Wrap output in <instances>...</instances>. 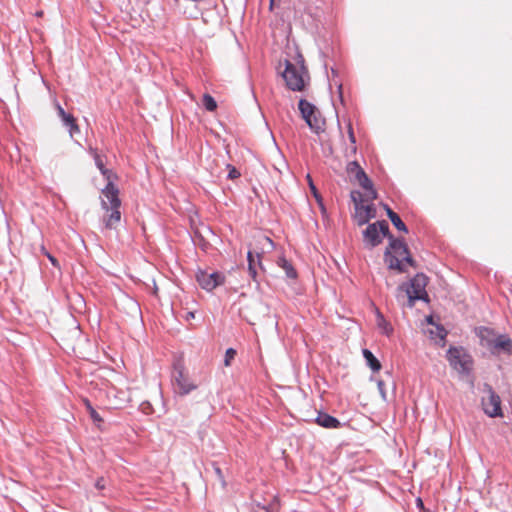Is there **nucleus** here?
I'll use <instances>...</instances> for the list:
<instances>
[{
    "label": "nucleus",
    "instance_id": "obj_7",
    "mask_svg": "<svg viewBox=\"0 0 512 512\" xmlns=\"http://www.w3.org/2000/svg\"><path fill=\"white\" fill-rule=\"evenodd\" d=\"M391 235L389 225L385 220L368 224L363 231V242L365 247L372 249L382 242L383 237L389 238Z\"/></svg>",
    "mask_w": 512,
    "mask_h": 512
},
{
    "label": "nucleus",
    "instance_id": "obj_41",
    "mask_svg": "<svg viewBox=\"0 0 512 512\" xmlns=\"http://www.w3.org/2000/svg\"><path fill=\"white\" fill-rule=\"evenodd\" d=\"M35 15H36L37 17H42V15H43V11H38V12H36V14H35Z\"/></svg>",
    "mask_w": 512,
    "mask_h": 512
},
{
    "label": "nucleus",
    "instance_id": "obj_21",
    "mask_svg": "<svg viewBox=\"0 0 512 512\" xmlns=\"http://www.w3.org/2000/svg\"><path fill=\"white\" fill-rule=\"evenodd\" d=\"M277 264L285 271L288 278L295 279L297 277V272L293 265L284 256L278 258Z\"/></svg>",
    "mask_w": 512,
    "mask_h": 512
},
{
    "label": "nucleus",
    "instance_id": "obj_5",
    "mask_svg": "<svg viewBox=\"0 0 512 512\" xmlns=\"http://www.w3.org/2000/svg\"><path fill=\"white\" fill-rule=\"evenodd\" d=\"M350 197L355 208L354 220L358 226H363L376 217L375 206L373 204H365L370 200H367V197L362 192L358 190L351 191Z\"/></svg>",
    "mask_w": 512,
    "mask_h": 512
},
{
    "label": "nucleus",
    "instance_id": "obj_28",
    "mask_svg": "<svg viewBox=\"0 0 512 512\" xmlns=\"http://www.w3.org/2000/svg\"><path fill=\"white\" fill-rule=\"evenodd\" d=\"M86 406H87V409L89 411V415L91 417V419L95 422V423H100L103 421V419L101 418V416L99 415V413L91 406V404L87 401L86 403Z\"/></svg>",
    "mask_w": 512,
    "mask_h": 512
},
{
    "label": "nucleus",
    "instance_id": "obj_22",
    "mask_svg": "<svg viewBox=\"0 0 512 512\" xmlns=\"http://www.w3.org/2000/svg\"><path fill=\"white\" fill-rule=\"evenodd\" d=\"M431 338L436 341L441 346L445 345V338L447 336V331L444 327L436 325V331H430Z\"/></svg>",
    "mask_w": 512,
    "mask_h": 512
},
{
    "label": "nucleus",
    "instance_id": "obj_18",
    "mask_svg": "<svg viewBox=\"0 0 512 512\" xmlns=\"http://www.w3.org/2000/svg\"><path fill=\"white\" fill-rule=\"evenodd\" d=\"M305 122L310 127V129L317 134L324 131L325 120L321 117L320 112L318 110L317 113L312 115V117L307 119Z\"/></svg>",
    "mask_w": 512,
    "mask_h": 512
},
{
    "label": "nucleus",
    "instance_id": "obj_37",
    "mask_svg": "<svg viewBox=\"0 0 512 512\" xmlns=\"http://www.w3.org/2000/svg\"><path fill=\"white\" fill-rule=\"evenodd\" d=\"M348 134H349L350 142L354 145L356 143V138H355V135H354L351 125H349V127H348Z\"/></svg>",
    "mask_w": 512,
    "mask_h": 512
},
{
    "label": "nucleus",
    "instance_id": "obj_17",
    "mask_svg": "<svg viewBox=\"0 0 512 512\" xmlns=\"http://www.w3.org/2000/svg\"><path fill=\"white\" fill-rule=\"evenodd\" d=\"M383 207L387 213V216L391 220L392 224L399 230L404 233H408V228L405 223L401 220L399 215L395 213L387 204H383Z\"/></svg>",
    "mask_w": 512,
    "mask_h": 512
},
{
    "label": "nucleus",
    "instance_id": "obj_36",
    "mask_svg": "<svg viewBox=\"0 0 512 512\" xmlns=\"http://www.w3.org/2000/svg\"><path fill=\"white\" fill-rule=\"evenodd\" d=\"M95 487L98 489V490H103L105 488V481H104V478H99L97 479L96 483H95Z\"/></svg>",
    "mask_w": 512,
    "mask_h": 512
},
{
    "label": "nucleus",
    "instance_id": "obj_40",
    "mask_svg": "<svg viewBox=\"0 0 512 512\" xmlns=\"http://www.w3.org/2000/svg\"><path fill=\"white\" fill-rule=\"evenodd\" d=\"M310 187H311V190L313 191L314 195L317 197V194H316V188H315V186L312 184V182H310Z\"/></svg>",
    "mask_w": 512,
    "mask_h": 512
},
{
    "label": "nucleus",
    "instance_id": "obj_44",
    "mask_svg": "<svg viewBox=\"0 0 512 512\" xmlns=\"http://www.w3.org/2000/svg\"><path fill=\"white\" fill-rule=\"evenodd\" d=\"M352 152L355 153L356 152V146H353L352 147Z\"/></svg>",
    "mask_w": 512,
    "mask_h": 512
},
{
    "label": "nucleus",
    "instance_id": "obj_46",
    "mask_svg": "<svg viewBox=\"0 0 512 512\" xmlns=\"http://www.w3.org/2000/svg\"><path fill=\"white\" fill-rule=\"evenodd\" d=\"M189 317H194V314L192 312H190Z\"/></svg>",
    "mask_w": 512,
    "mask_h": 512
},
{
    "label": "nucleus",
    "instance_id": "obj_43",
    "mask_svg": "<svg viewBox=\"0 0 512 512\" xmlns=\"http://www.w3.org/2000/svg\"><path fill=\"white\" fill-rule=\"evenodd\" d=\"M428 322H429L430 324H433L432 317H429V318H428Z\"/></svg>",
    "mask_w": 512,
    "mask_h": 512
},
{
    "label": "nucleus",
    "instance_id": "obj_6",
    "mask_svg": "<svg viewBox=\"0 0 512 512\" xmlns=\"http://www.w3.org/2000/svg\"><path fill=\"white\" fill-rule=\"evenodd\" d=\"M172 384L175 393L180 396L188 395L198 387V385L186 372L185 367L181 361H176L173 364Z\"/></svg>",
    "mask_w": 512,
    "mask_h": 512
},
{
    "label": "nucleus",
    "instance_id": "obj_32",
    "mask_svg": "<svg viewBox=\"0 0 512 512\" xmlns=\"http://www.w3.org/2000/svg\"><path fill=\"white\" fill-rule=\"evenodd\" d=\"M63 125L68 128L70 125L76 122L75 117L72 114H68L64 119L61 120Z\"/></svg>",
    "mask_w": 512,
    "mask_h": 512
},
{
    "label": "nucleus",
    "instance_id": "obj_30",
    "mask_svg": "<svg viewBox=\"0 0 512 512\" xmlns=\"http://www.w3.org/2000/svg\"><path fill=\"white\" fill-rule=\"evenodd\" d=\"M41 252L43 253V255H45L49 261L51 262V264L54 266V267H59V262L58 260L53 256L51 255L46 249L44 246L41 247Z\"/></svg>",
    "mask_w": 512,
    "mask_h": 512
},
{
    "label": "nucleus",
    "instance_id": "obj_16",
    "mask_svg": "<svg viewBox=\"0 0 512 512\" xmlns=\"http://www.w3.org/2000/svg\"><path fill=\"white\" fill-rule=\"evenodd\" d=\"M256 493L252 495V503L253 506L264 510L265 512H278L279 511V503L278 499L275 495L272 496V499L269 503H262L258 501L256 498Z\"/></svg>",
    "mask_w": 512,
    "mask_h": 512
},
{
    "label": "nucleus",
    "instance_id": "obj_1",
    "mask_svg": "<svg viewBox=\"0 0 512 512\" xmlns=\"http://www.w3.org/2000/svg\"><path fill=\"white\" fill-rule=\"evenodd\" d=\"M286 86L292 91H303L309 80L307 68L301 55L296 63L285 60V70L282 73Z\"/></svg>",
    "mask_w": 512,
    "mask_h": 512
},
{
    "label": "nucleus",
    "instance_id": "obj_39",
    "mask_svg": "<svg viewBox=\"0 0 512 512\" xmlns=\"http://www.w3.org/2000/svg\"><path fill=\"white\" fill-rule=\"evenodd\" d=\"M416 504H417V507L420 509H422L424 507V504H423V501L421 498L416 499Z\"/></svg>",
    "mask_w": 512,
    "mask_h": 512
},
{
    "label": "nucleus",
    "instance_id": "obj_19",
    "mask_svg": "<svg viewBox=\"0 0 512 512\" xmlns=\"http://www.w3.org/2000/svg\"><path fill=\"white\" fill-rule=\"evenodd\" d=\"M298 108L300 110V113H301V116L302 118L306 121L307 119H309L310 117H312V115H314L315 113H317V108L315 105H313L312 103L308 102L307 100L305 99H301L299 101V104H298Z\"/></svg>",
    "mask_w": 512,
    "mask_h": 512
},
{
    "label": "nucleus",
    "instance_id": "obj_15",
    "mask_svg": "<svg viewBox=\"0 0 512 512\" xmlns=\"http://www.w3.org/2000/svg\"><path fill=\"white\" fill-rule=\"evenodd\" d=\"M316 423L324 428H328V429H332V428H339L341 427V423L340 421L327 414V413H323V412H320L316 418Z\"/></svg>",
    "mask_w": 512,
    "mask_h": 512
},
{
    "label": "nucleus",
    "instance_id": "obj_25",
    "mask_svg": "<svg viewBox=\"0 0 512 512\" xmlns=\"http://www.w3.org/2000/svg\"><path fill=\"white\" fill-rule=\"evenodd\" d=\"M378 327L382 330V333L387 336H390L393 332L392 326L384 319L381 314L378 315Z\"/></svg>",
    "mask_w": 512,
    "mask_h": 512
},
{
    "label": "nucleus",
    "instance_id": "obj_14",
    "mask_svg": "<svg viewBox=\"0 0 512 512\" xmlns=\"http://www.w3.org/2000/svg\"><path fill=\"white\" fill-rule=\"evenodd\" d=\"M247 261H248V273L254 281H257V274H258L257 268L258 267L262 268V264L260 261V254L257 253L256 255H254L251 251H248Z\"/></svg>",
    "mask_w": 512,
    "mask_h": 512
},
{
    "label": "nucleus",
    "instance_id": "obj_13",
    "mask_svg": "<svg viewBox=\"0 0 512 512\" xmlns=\"http://www.w3.org/2000/svg\"><path fill=\"white\" fill-rule=\"evenodd\" d=\"M108 214L104 218L105 227L107 229H113L120 222L121 212L120 206H112L109 208Z\"/></svg>",
    "mask_w": 512,
    "mask_h": 512
},
{
    "label": "nucleus",
    "instance_id": "obj_42",
    "mask_svg": "<svg viewBox=\"0 0 512 512\" xmlns=\"http://www.w3.org/2000/svg\"><path fill=\"white\" fill-rule=\"evenodd\" d=\"M274 2H275V0H270V9L273 8Z\"/></svg>",
    "mask_w": 512,
    "mask_h": 512
},
{
    "label": "nucleus",
    "instance_id": "obj_45",
    "mask_svg": "<svg viewBox=\"0 0 512 512\" xmlns=\"http://www.w3.org/2000/svg\"><path fill=\"white\" fill-rule=\"evenodd\" d=\"M389 377H391V372L390 371H386L385 372Z\"/></svg>",
    "mask_w": 512,
    "mask_h": 512
},
{
    "label": "nucleus",
    "instance_id": "obj_27",
    "mask_svg": "<svg viewBox=\"0 0 512 512\" xmlns=\"http://www.w3.org/2000/svg\"><path fill=\"white\" fill-rule=\"evenodd\" d=\"M237 352L234 348H228L225 352L224 365L226 367L231 365L232 360L235 358Z\"/></svg>",
    "mask_w": 512,
    "mask_h": 512
},
{
    "label": "nucleus",
    "instance_id": "obj_12",
    "mask_svg": "<svg viewBox=\"0 0 512 512\" xmlns=\"http://www.w3.org/2000/svg\"><path fill=\"white\" fill-rule=\"evenodd\" d=\"M359 185L366 191L364 194L367 200H375L377 198V192L373 187V183L367 176L365 171H361L359 176L355 178Z\"/></svg>",
    "mask_w": 512,
    "mask_h": 512
},
{
    "label": "nucleus",
    "instance_id": "obj_29",
    "mask_svg": "<svg viewBox=\"0 0 512 512\" xmlns=\"http://www.w3.org/2000/svg\"><path fill=\"white\" fill-rule=\"evenodd\" d=\"M227 169L229 170V172H228L229 179L234 180V179H237L240 177V175H241L240 172L234 166L228 164Z\"/></svg>",
    "mask_w": 512,
    "mask_h": 512
},
{
    "label": "nucleus",
    "instance_id": "obj_23",
    "mask_svg": "<svg viewBox=\"0 0 512 512\" xmlns=\"http://www.w3.org/2000/svg\"><path fill=\"white\" fill-rule=\"evenodd\" d=\"M95 164L97 168L100 170L101 174L106 178V180H111L114 177V174L111 170L105 168L103 160L99 154H95L94 156Z\"/></svg>",
    "mask_w": 512,
    "mask_h": 512
},
{
    "label": "nucleus",
    "instance_id": "obj_8",
    "mask_svg": "<svg viewBox=\"0 0 512 512\" xmlns=\"http://www.w3.org/2000/svg\"><path fill=\"white\" fill-rule=\"evenodd\" d=\"M478 335L482 345L487 346L494 352L501 350L509 352L512 348V340L506 335L494 336L493 331L489 328L481 327Z\"/></svg>",
    "mask_w": 512,
    "mask_h": 512
},
{
    "label": "nucleus",
    "instance_id": "obj_2",
    "mask_svg": "<svg viewBox=\"0 0 512 512\" xmlns=\"http://www.w3.org/2000/svg\"><path fill=\"white\" fill-rule=\"evenodd\" d=\"M388 239L389 245L384 252V261L389 269L403 273L406 269L400 258L407 254L408 246L403 239L395 238L392 234L389 235Z\"/></svg>",
    "mask_w": 512,
    "mask_h": 512
},
{
    "label": "nucleus",
    "instance_id": "obj_35",
    "mask_svg": "<svg viewBox=\"0 0 512 512\" xmlns=\"http://www.w3.org/2000/svg\"><path fill=\"white\" fill-rule=\"evenodd\" d=\"M57 113H58V116L60 117V119H64L65 116H67L69 113H67L62 107L60 104H57Z\"/></svg>",
    "mask_w": 512,
    "mask_h": 512
},
{
    "label": "nucleus",
    "instance_id": "obj_33",
    "mask_svg": "<svg viewBox=\"0 0 512 512\" xmlns=\"http://www.w3.org/2000/svg\"><path fill=\"white\" fill-rule=\"evenodd\" d=\"M67 129H68L69 134H70L71 137H73L75 134L80 132V128H79L77 122H75L72 125H70Z\"/></svg>",
    "mask_w": 512,
    "mask_h": 512
},
{
    "label": "nucleus",
    "instance_id": "obj_11",
    "mask_svg": "<svg viewBox=\"0 0 512 512\" xmlns=\"http://www.w3.org/2000/svg\"><path fill=\"white\" fill-rule=\"evenodd\" d=\"M224 279L225 277L219 272L207 274L206 272L201 271L197 274V281L199 285L207 291H212L217 286L223 284Z\"/></svg>",
    "mask_w": 512,
    "mask_h": 512
},
{
    "label": "nucleus",
    "instance_id": "obj_3",
    "mask_svg": "<svg viewBox=\"0 0 512 512\" xmlns=\"http://www.w3.org/2000/svg\"><path fill=\"white\" fill-rule=\"evenodd\" d=\"M427 284L428 278L424 274L419 273L415 275L410 282L403 283L398 287L399 294L397 297H399L401 293H405L408 298L409 307H413L416 300L428 301V294L426 292Z\"/></svg>",
    "mask_w": 512,
    "mask_h": 512
},
{
    "label": "nucleus",
    "instance_id": "obj_34",
    "mask_svg": "<svg viewBox=\"0 0 512 512\" xmlns=\"http://www.w3.org/2000/svg\"><path fill=\"white\" fill-rule=\"evenodd\" d=\"M402 263L403 262H406L407 264H409L410 266H414L415 265V261L414 259L411 257L409 251L407 252V254L404 255V257L402 258Z\"/></svg>",
    "mask_w": 512,
    "mask_h": 512
},
{
    "label": "nucleus",
    "instance_id": "obj_38",
    "mask_svg": "<svg viewBox=\"0 0 512 512\" xmlns=\"http://www.w3.org/2000/svg\"><path fill=\"white\" fill-rule=\"evenodd\" d=\"M215 472H216V474H217L218 478H219L221 481H223V482H224V480H223V474H222L221 469H220L219 467H215Z\"/></svg>",
    "mask_w": 512,
    "mask_h": 512
},
{
    "label": "nucleus",
    "instance_id": "obj_24",
    "mask_svg": "<svg viewBox=\"0 0 512 512\" xmlns=\"http://www.w3.org/2000/svg\"><path fill=\"white\" fill-rule=\"evenodd\" d=\"M202 103L205 109L209 112H213L217 109V102L210 94H204Z\"/></svg>",
    "mask_w": 512,
    "mask_h": 512
},
{
    "label": "nucleus",
    "instance_id": "obj_20",
    "mask_svg": "<svg viewBox=\"0 0 512 512\" xmlns=\"http://www.w3.org/2000/svg\"><path fill=\"white\" fill-rule=\"evenodd\" d=\"M362 353L366 361V364L370 367L372 371L377 372L381 369L380 361L374 356V354L370 350L363 349Z\"/></svg>",
    "mask_w": 512,
    "mask_h": 512
},
{
    "label": "nucleus",
    "instance_id": "obj_4",
    "mask_svg": "<svg viewBox=\"0 0 512 512\" xmlns=\"http://www.w3.org/2000/svg\"><path fill=\"white\" fill-rule=\"evenodd\" d=\"M450 366L461 375H469L473 370L474 361L470 353L463 347L450 346L446 353Z\"/></svg>",
    "mask_w": 512,
    "mask_h": 512
},
{
    "label": "nucleus",
    "instance_id": "obj_10",
    "mask_svg": "<svg viewBox=\"0 0 512 512\" xmlns=\"http://www.w3.org/2000/svg\"><path fill=\"white\" fill-rule=\"evenodd\" d=\"M102 194L104 196V199H102V208L108 212L109 208L112 206H121V200L119 199V190L114 185L112 179L107 180V184L104 189H102Z\"/></svg>",
    "mask_w": 512,
    "mask_h": 512
},
{
    "label": "nucleus",
    "instance_id": "obj_9",
    "mask_svg": "<svg viewBox=\"0 0 512 512\" xmlns=\"http://www.w3.org/2000/svg\"><path fill=\"white\" fill-rule=\"evenodd\" d=\"M484 392L487 393L488 397L482 399V406L485 414L489 417L502 416L501 400L500 397L493 390L489 384H484Z\"/></svg>",
    "mask_w": 512,
    "mask_h": 512
},
{
    "label": "nucleus",
    "instance_id": "obj_26",
    "mask_svg": "<svg viewBox=\"0 0 512 512\" xmlns=\"http://www.w3.org/2000/svg\"><path fill=\"white\" fill-rule=\"evenodd\" d=\"M364 171L359 163L357 161H351L347 165V172L349 175H353L355 178L356 176L360 175V172Z\"/></svg>",
    "mask_w": 512,
    "mask_h": 512
},
{
    "label": "nucleus",
    "instance_id": "obj_31",
    "mask_svg": "<svg viewBox=\"0 0 512 512\" xmlns=\"http://www.w3.org/2000/svg\"><path fill=\"white\" fill-rule=\"evenodd\" d=\"M377 387L379 390V393L383 400L387 399L386 390H385V382L382 379L377 380Z\"/></svg>",
    "mask_w": 512,
    "mask_h": 512
}]
</instances>
